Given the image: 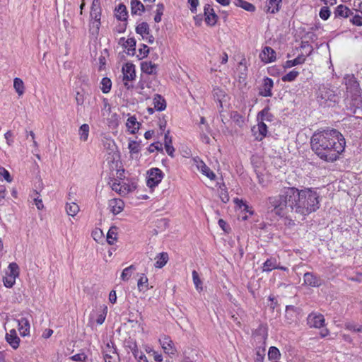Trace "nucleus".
I'll use <instances>...</instances> for the list:
<instances>
[{
  "instance_id": "nucleus-56",
  "label": "nucleus",
  "mask_w": 362,
  "mask_h": 362,
  "mask_svg": "<svg viewBox=\"0 0 362 362\" xmlns=\"http://www.w3.org/2000/svg\"><path fill=\"white\" fill-rule=\"evenodd\" d=\"M149 52V49L146 45H142L141 47L139 49V54H137V57L139 59H142L146 57Z\"/></svg>"
},
{
  "instance_id": "nucleus-36",
  "label": "nucleus",
  "mask_w": 362,
  "mask_h": 362,
  "mask_svg": "<svg viewBox=\"0 0 362 362\" xmlns=\"http://www.w3.org/2000/svg\"><path fill=\"white\" fill-rule=\"evenodd\" d=\"M234 4L236 6L241 7L247 11H255V6L244 0H235Z\"/></svg>"
},
{
  "instance_id": "nucleus-37",
  "label": "nucleus",
  "mask_w": 362,
  "mask_h": 362,
  "mask_svg": "<svg viewBox=\"0 0 362 362\" xmlns=\"http://www.w3.org/2000/svg\"><path fill=\"white\" fill-rule=\"evenodd\" d=\"M89 125L88 124H82L78 130L80 139L83 141H86L89 135Z\"/></svg>"
},
{
  "instance_id": "nucleus-47",
  "label": "nucleus",
  "mask_w": 362,
  "mask_h": 362,
  "mask_svg": "<svg viewBox=\"0 0 362 362\" xmlns=\"http://www.w3.org/2000/svg\"><path fill=\"white\" fill-rule=\"evenodd\" d=\"M280 351L275 346H271L269 349L268 357L271 360H276L280 357Z\"/></svg>"
},
{
  "instance_id": "nucleus-43",
  "label": "nucleus",
  "mask_w": 362,
  "mask_h": 362,
  "mask_svg": "<svg viewBox=\"0 0 362 362\" xmlns=\"http://www.w3.org/2000/svg\"><path fill=\"white\" fill-rule=\"evenodd\" d=\"M110 185L112 190L118 192L121 195L127 194V190L122 189L123 187L120 182H117V180H115Z\"/></svg>"
},
{
  "instance_id": "nucleus-51",
  "label": "nucleus",
  "mask_w": 362,
  "mask_h": 362,
  "mask_svg": "<svg viewBox=\"0 0 362 362\" xmlns=\"http://www.w3.org/2000/svg\"><path fill=\"white\" fill-rule=\"evenodd\" d=\"M4 285L6 288H11L16 283V279L13 276H8L6 274V276L3 278Z\"/></svg>"
},
{
  "instance_id": "nucleus-48",
  "label": "nucleus",
  "mask_w": 362,
  "mask_h": 362,
  "mask_svg": "<svg viewBox=\"0 0 362 362\" xmlns=\"http://www.w3.org/2000/svg\"><path fill=\"white\" fill-rule=\"evenodd\" d=\"M192 279L194 284L197 290L202 291V282L199 279L198 273L194 270L192 272Z\"/></svg>"
},
{
  "instance_id": "nucleus-53",
  "label": "nucleus",
  "mask_w": 362,
  "mask_h": 362,
  "mask_svg": "<svg viewBox=\"0 0 362 362\" xmlns=\"http://www.w3.org/2000/svg\"><path fill=\"white\" fill-rule=\"evenodd\" d=\"M330 11L327 6H323L320 8L319 16L322 20H327L330 16Z\"/></svg>"
},
{
  "instance_id": "nucleus-1",
  "label": "nucleus",
  "mask_w": 362,
  "mask_h": 362,
  "mask_svg": "<svg viewBox=\"0 0 362 362\" xmlns=\"http://www.w3.org/2000/svg\"><path fill=\"white\" fill-rule=\"evenodd\" d=\"M310 144L315 153L327 162L337 160L346 146L344 136L334 129L315 132L311 137Z\"/></svg>"
},
{
  "instance_id": "nucleus-18",
  "label": "nucleus",
  "mask_w": 362,
  "mask_h": 362,
  "mask_svg": "<svg viewBox=\"0 0 362 362\" xmlns=\"http://www.w3.org/2000/svg\"><path fill=\"white\" fill-rule=\"evenodd\" d=\"M6 341L13 348L17 349L19 346L20 339L17 335L16 331L12 329L6 334Z\"/></svg>"
},
{
  "instance_id": "nucleus-40",
  "label": "nucleus",
  "mask_w": 362,
  "mask_h": 362,
  "mask_svg": "<svg viewBox=\"0 0 362 362\" xmlns=\"http://www.w3.org/2000/svg\"><path fill=\"white\" fill-rule=\"evenodd\" d=\"M66 211L69 216H74L79 211V206L77 204L71 202L66 204Z\"/></svg>"
},
{
  "instance_id": "nucleus-33",
  "label": "nucleus",
  "mask_w": 362,
  "mask_h": 362,
  "mask_svg": "<svg viewBox=\"0 0 362 362\" xmlns=\"http://www.w3.org/2000/svg\"><path fill=\"white\" fill-rule=\"evenodd\" d=\"M13 88L19 96L22 95L25 92V86L22 79L15 78L13 80Z\"/></svg>"
},
{
  "instance_id": "nucleus-52",
  "label": "nucleus",
  "mask_w": 362,
  "mask_h": 362,
  "mask_svg": "<svg viewBox=\"0 0 362 362\" xmlns=\"http://www.w3.org/2000/svg\"><path fill=\"white\" fill-rule=\"evenodd\" d=\"M70 359L78 362H85L87 359V355L84 352H81L71 356Z\"/></svg>"
},
{
  "instance_id": "nucleus-38",
  "label": "nucleus",
  "mask_w": 362,
  "mask_h": 362,
  "mask_svg": "<svg viewBox=\"0 0 362 362\" xmlns=\"http://www.w3.org/2000/svg\"><path fill=\"white\" fill-rule=\"evenodd\" d=\"M138 288L140 291H146L148 288V279L146 276L142 274L138 280L137 283Z\"/></svg>"
},
{
  "instance_id": "nucleus-28",
  "label": "nucleus",
  "mask_w": 362,
  "mask_h": 362,
  "mask_svg": "<svg viewBox=\"0 0 362 362\" xmlns=\"http://www.w3.org/2000/svg\"><path fill=\"white\" fill-rule=\"evenodd\" d=\"M153 106L154 109L158 111H163L166 107V102L165 99L160 95H156L153 98Z\"/></svg>"
},
{
  "instance_id": "nucleus-7",
  "label": "nucleus",
  "mask_w": 362,
  "mask_h": 362,
  "mask_svg": "<svg viewBox=\"0 0 362 362\" xmlns=\"http://www.w3.org/2000/svg\"><path fill=\"white\" fill-rule=\"evenodd\" d=\"M164 177V173L158 168H153L147 171L146 185L150 188H153L158 185Z\"/></svg>"
},
{
  "instance_id": "nucleus-8",
  "label": "nucleus",
  "mask_w": 362,
  "mask_h": 362,
  "mask_svg": "<svg viewBox=\"0 0 362 362\" xmlns=\"http://www.w3.org/2000/svg\"><path fill=\"white\" fill-rule=\"evenodd\" d=\"M105 362H119V357L113 344L107 343L103 349Z\"/></svg>"
},
{
  "instance_id": "nucleus-54",
  "label": "nucleus",
  "mask_w": 362,
  "mask_h": 362,
  "mask_svg": "<svg viewBox=\"0 0 362 362\" xmlns=\"http://www.w3.org/2000/svg\"><path fill=\"white\" fill-rule=\"evenodd\" d=\"M345 328L350 331L356 332H362V326H357L356 325L352 322L346 323Z\"/></svg>"
},
{
  "instance_id": "nucleus-13",
  "label": "nucleus",
  "mask_w": 362,
  "mask_h": 362,
  "mask_svg": "<svg viewBox=\"0 0 362 362\" xmlns=\"http://www.w3.org/2000/svg\"><path fill=\"white\" fill-rule=\"evenodd\" d=\"M123 74V81H132L136 77L135 66L131 63L125 64L122 69Z\"/></svg>"
},
{
  "instance_id": "nucleus-19",
  "label": "nucleus",
  "mask_w": 362,
  "mask_h": 362,
  "mask_svg": "<svg viewBox=\"0 0 362 362\" xmlns=\"http://www.w3.org/2000/svg\"><path fill=\"white\" fill-rule=\"evenodd\" d=\"M124 202L120 199H112L109 202V207L114 214H119L124 209Z\"/></svg>"
},
{
  "instance_id": "nucleus-64",
  "label": "nucleus",
  "mask_w": 362,
  "mask_h": 362,
  "mask_svg": "<svg viewBox=\"0 0 362 362\" xmlns=\"http://www.w3.org/2000/svg\"><path fill=\"white\" fill-rule=\"evenodd\" d=\"M220 198L224 203H227L229 201V196L226 191H221L220 193Z\"/></svg>"
},
{
  "instance_id": "nucleus-3",
  "label": "nucleus",
  "mask_w": 362,
  "mask_h": 362,
  "mask_svg": "<svg viewBox=\"0 0 362 362\" xmlns=\"http://www.w3.org/2000/svg\"><path fill=\"white\" fill-rule=\"evenodd\" d=\"M290 191V187H284L279 194L269 197L267 202L268 211L280 217L286 216L288 209L291 210Z\"/></svg>"
},
{
  "instance_id": "nucleus-34",
  "label": "nucleus",
  "mask_w": 362,
  "mask_h": 362,
  "mask_svg": "<svg viewBox=\"0 0 362 362\" xmlns=\"http://www.w3.org/2000/svg\"><path fill=\"white\" fill-rule=\"evenodd\" d=\"M305 58L304 57V56H298L294 59L287 60L285 62L284 67L286 69L291 68L294 66L303 64L305 62Z\"/></svg>"
},
{
  "instance_id": "nucleus-17",
  "label": "nucleus",
  "mask_w": 362,
  "mask_h": 362,
  "mask_svg": "<svg viewBox=\"0 0 362 362\" xmlns=\"http://www.w3.org/2000/svg\"><path fill=\"white\" fill-rule=\"evenodd\" d=\"M205 22L209 25H214L217 21V16L210 5L204 6Z\"/></svg>"
},
{
  "instance_id": "nucleus-9",
  "label": "nucleus",
  "mask_w": 362,
  "mask_h": 362,
  "mask_svg": "<svg viewBox=\"0 0 362 362\" xmlns=\"http://www.w3.org/2000/svg\"><path fill=\"white\" fill-rule=\"evenodd\" d=\"M159 342L166 354L175 355L176 354L177 349L170 337L165 335L162 339H159Z\"/></svg>"
},
{
  "instance_id": "nucleus-55",
  "label": "nucleus",
  "mask_w": 362,
  "mask_h": 362,
  "mask_svg": "<svg viewBox=\"0 0 362 362\" xmlns=\"http://www.w3.org/2000/svg\"><path fill=\"white\" fill-rule=\"evenodd\" d=\"M269 110V107H265L259 112L262 120L272 121V115Z\"/></svg>"
},
{
  "instance_id": "nucleus-29",
  "label": "nucleus",
  "mask_w": 362,
  "mask_h": 362,
  "mask_svg": "<svg viewBox=\"0 0 362 362\" xmlns=\"http://www.w3.org/2000/svg\"><path fill=\"white\" fill-rule=\"evenodd\" d=\"M122 46L127 49L129 55H134L136 52V40L134 37L127 39Z\"/></svg>"
},
{
  "instance_id": "nucleus-58",
  "label": "nucleus",
  "mask_w": 362,
  "mask_h": 362,
  "mask_svg": "<svg viewBox=\"0 0 362 362\" xmlns=\"http://www.w3.org/2000/svg\"><path fill=\"white\" fill-rule=\"evenodd\" d=\"M148 150L150 153H153L155 151H163L162 144L160 142L153 143L150 145Z\"/></svg>"
},
{
  "instance_id": "nucleus-23",
  "label": "nucleus",
  "mask_w": 362,
  "mask_h": 362,
  "mask_svg": "<svg viewBox=\"0 0 362 362\" xmlns=\"http://www.w3.org/2000/svg\"><path fill=\"white\" fill-rule=\"evenodd\" d=\"M126 126L132 134H135L139 129L140 123L137 122L135 116H130L127 120Z\"/></svg>"
},
{
  "instance_id": "nucleus-5",
  "label": "nucleus",
  "mask_w": 362,
  "mask_h": 362,
  "mask_svg": "<svg viewBox=\"0 0 362 362\" xmlns=\"http://www.w3.org/2000/svg\"><path fill=\"white\" fill-rule=\"evenodd\" d=\"M344 81L346 87V100L350 97L354 102L353 105L358 107L361 103V90L358 82L354 75H346Z\"/></svg>"
},
{
  "instance_id": "nucleus-41",
  "label": "nucleus",
  "mask_w": 362,
  "mask_h": 362,
  "mask_svg": "<svg viewBox=\"0 0 362 362\" xmlns=\"http://www.w3.org/2000/svg\"><path fill=\"white\" fill-rule=\"evenodd\" d=\"M128 148L132 156H133L135 154L137 155L141 149L140 144L136 141H130L128 144Z\"/></svg>"
},
{
  "instance_id": "nucleus-25",
  "label": "nucleus",
  "mask_w": 362,
  "mask_h": 362,
  "mask_svg": "<svg viewBox=\"0 0 362 362\" xmlns=\"http://www.w3.org/2000/svg\"><path fill=\"white\" fill-rule=\"evenodd\" d=\"M278 267V262L275 257L267 259L262 265V272H270Z\"/></svg>"
},
{
  "instance_id": "nucleus-35",
  "label": "nucleus",
  "mask_w": 362,
  "mask_h": 362,
  "mask_svg": "<svg viewBox=\"0 0 362 362\" xmlns=\"http://www.w3.org/2000/svg\"><path fill=\"white\" fill-rule=\"evenodd\" d=\"M6 274L13 276L16 279V278L19 276L18 265L16 262L10 263L8 267V271L6 272Z\"/></svg>"
},
{
  "instance_id": "nucleus-44",
  "label": "nucleus",
  "mask_w": 362,
  "mask_h": 362,
  "mask_svg": "<svg viewBox=\"0 0 362 362\" xmlns=\"http://www.w3.org/2000/svg\"><path fill=\"white\" fill-rule=\"evenodd\" d=\"M299 72L296 70H292L289 73L283 76L281 80L284 82H291L293 81L298 76Z\"/></svg>"
},
{
  "instance_id": "nucleus-46",
  "label": "nucleus",
  "mask_w": 362,
  "mask_h": 362,
  "mask_svg": "<svg viewBox=\"0 0 362 362\" xmlns=\"http://www.w3.org/2000/svg\"><path fill=\"white\" fill-rule=\"evenodd\" d=\"M117 239V232L115 228H111L107 234V241L108 244L113 245Z\"/></svg>"
},
{
  "instance_id": "nucleus-21",
  "label": "nucleus",
  "mask_w": 362,
  "mask_h": 362,
  "mask_svg": "<svg viewBox=\"0 0 362 362\" xmlns=\"http://www.w3.org/2000/svg\"><path fill=\"white\" fill-rule=\"evenodd\" d=\"M18 330L20 334L23 337L28 336L30 334V322L25 317H21L18 320Z\"/></svg>"
},
{
  "instance_id": "nucleus-61",
  "label": "nucleus",
  "mask_w": 362,
  "mask_h": 362,
  "mask_svg": "<svg viewBox=\"0 0 362 362\" xmlns=\"http://www.w3.org/2000/svg\"><path fill=\"white\" fill-rule=\"evenodd\" d=\"M295 307L293 305H287L286 308V317L292 320V313L295 312Z\"/></svg>"
},
{
  "instance_id": "nucleus-62",
  "label": "nucleus",
  "mask_w": 362,
  "mask_h": 362,
  "mask_svg": "<svg viewBox=\"0 0 362 362\" xmlns=\"http://www.w3.org/2000/svg\"><path fill=\"white\" fill-rule=\"evenodd\" d=\"M4 137L6 140V143L8 144V145L11 146L12 145L13 141L12 139V137H13V134L11 131H8L7 132H6V134H4Z\"/></svg>"
},
{
  "instance_id": "nucleus-10",
  "label": "nucleus",
  "mask_w": 362,
  "mask_h": 362,
  "mask_svg": "<svg viewBox=\"0 0 362 362\" xmlns=\"http://www.w3.org/2000/svg\"><path fill=\"white\" fill-rule=\"evenodd\" d=\"M310 327L320 328L324 326L325 317L322 314L310 313L307 318Z\"/></svg>"
},
{
  "instance_id": "nucleus-50",
  "label": "nucleus",
  "mask_w": 362,
  "mask_h": 362,
  "mask_svg": "<svg viewBox=\"0 0 362 362\" xmlns=\"http://www.w3.org/2000/svg\"><path fill=\"white\" fill-rule=\"evenodd\" d=\"M350 22L356 26H362V12L354 15Z\"/></svg>"
},
{
  "instance_id": "nucleus-49",
  "label": "nucleus",
  "mask_w": 362,
  "mask_h": 362,
  "mask_svg": "<svg viewBox=\"0 0 362 362\" xmlns=\"http://www.w3.org/2000/svg\"><path fill=\"white\" fill-rule=\"evenodd\" d=\"M164 11V5L163 4H157L156 14L154 17V21L156 23H159L161 21V17L163 14Z\"/></svg>"
},
{
  "instance_id": "nucleus-16",
  "label": "nucleus",
  "mask_w": 362,
  "mask_h": 362,
  "mask_svg": "<svg viewBox=\"0 0 362 362\" xmlns=\"http://www.w3.org/2000/svg\"><path fill=\"white\" fill-rule=\"evenodd\" d=\"M261 60L264 63H270L276 60V52L270 47H265L259 54Z\"/></svg>"
},
{
  "instance_id": "nucleus-63",
  "label": "nucleus",
  "mask_w": 362,
  "mask_h": 362,
  "mask_svg": "<svg viewBox=\"0 0 362 362\" xmlns=\"http://www.w3.org/2000/svg\"><path fill=\"white\" fill-rule=\"evenodd\" d=\"M188 3L191 6V8H190L191 11L192 13H195L197 11V7L199 4L198 0H188Z\"/></svg>"
},
{
  "instance_id": "nucleus-12",
  "label": "nucleus",
  "mask_w": 362,
  "mask_h": 362,
  "mask_svg": "<svg viewBox=\"0 0 362 362\" xmlns=\"http://www.w3.org/2000/svg\"><path fill=\"white\" fill-rule=\"evenodd\" d=\"M252 132L256 140L262 141L267 135V127L262 121H261L256 127H252Z\"/></svg>"
},
{
  "instance_id": "nucleus-20",
  "label": "nucleus",
  "mask_w": 362,
  "mask_h": 362,
  "mask_svg": "<svg viewBox=\"0 0 362 362\" xmlns=\"http://www.w3.org/2000/svg\"><path fill=\"white\" fill-rule=\"evenodd\" d=\"M281 4V0H267L265 5V10L267 13H277Z\"/></svg>"
},
{
  "instance_id": "nucleus-39",
  "label": "nucleus",
  "mask_w": 362,
  "mask_h": 362,
  "mask_svg": "<svg viewBox=\"0 0 362 362\" xmlns=\"http://www.w3.org/2000/svg\"><path fill=\"white\" fill-rule=\"evenodd\" d=\"M135 270H136V267L133 264L124 269L122 272V274H121V279L125 281H128Z\"/></svg>"
},
{
  "instance_id": "nucleus-57",
  "label": "nucleus",
  "mask_w": 362,
  "mask_h": 362,
  "mask_svg": "<svg viewBox=\"0 0 362 362\" xmlns=\"http://www.w3.org/2000/svg\"><path fill=\"white\" fill-rule=\"evenodd\" d=\"M107 308L106 306H105L103 312L100 314H99L97 317L96 322L98 325H102L104 322L106 315H107Z\"/></svg>"
},
{
  "instance_id": "nucleus-4",
  "label": "nucleus",
  "mask_w": 362,
  "mask_h": 362,
  "mask_svg": "<svg viewBox=\"0 0 362 362\" xmlns=\"http://www.w3.org/2000/svg\"><path fill=\"white\" fill-rule=\"evenodd\" d=\"M318 105L322 107H333L340 101V93L329 84H321L315 93Z\"/></svg>"
},
{
  "instance_id": "nucleus-2",
  "label": "nucleus",
  "mask_w": 362,
  "mask_h": 362,
  "mask_svg": "<svg viewBox=\"0 0 362 362\" xmlns=\"http://www.w3.org/2000/svg\"><path fill=\"white\" fill-rule=\"evenodd\" d=\"M289 198L291 199V211L303 216H305L320 207V195L312 188L298 189L290 187Z\"/></svg>"
},
{
  "instance_id": "nucleus-32",
  "label": "nucleus",
  "mask_w": 362,
  "mask_h": 362,
  "mask_svg": "<svg viewBox=\"0 0 362 362\" xmlns=\"http://www.w3.org/2000/svg\"><path fill=\"white\" fill-rule=\"evenodd\" d=\"M115 16L119 21H126L127 18V8L124 4H119L116 8Z\"/></svg>"
},
{
  "instance_id": "nucleus-26",
  "label": "nucleus",
  "mask_w": 362,
  "mask_h": 362,
  "mask_svg": "<svg viewBox=\"0 0 362 362\" xmlns=\"http://www.w3.org/2000/svg\"><path fill=\"white\" fill-rule=\"evenodd\" d=\"M132 13L134 15H141L144 11V6L139 0H131Z\"/></svg>"
},
{
  "instance_id": "nucleus-6",
  "label": "nucleus",
  "mask_w": 362,
  "mask_h": 362,
  "mask_svg": "<svg viewBox=\"0 0 362 362\" xmlns=\"http://www.w3.org/2000/svg\"><path fill=\"white\" fill-rule=\"evenodd\" d=\"M101 7L100 3L99 0H93L90 16L91 18V21L90 23V31L93 34H98L99 32L100 26V18H101Z\"/></svg>"
},
{
  "instance_id": "nucleus-22",
  "label": "nucleus",
  "mask_w": 362,
  "mask_h": 362,
  "mask_svg": "<svg viewBox=\"0 0 362 362\" xmlns=\"http://www.w3.org/2000/svg\"><path fill=\"white\" fill-rule=\"evenodd\" d=\"M353 15V12L346 6L340 4L339 5L334 11L335 17L348 18Z\"/></svg>"
},
{
  "instance_id": "nucleus-31",
  "label": "nucleus",
  "mask_w": 362,
  "mask_h": 362,
  "mask_svg": "<svg viewBox=\"0 0 362 362\" xmlns=\"http://www.w3.org/2000/svg\"><path fill=\"white\" fill-rule=\"evenodd\" d=\"M149 26L147 23L142 22L139 23L136 28V33L141 35L143 39L145 38L146 35H149Z\"/></svg>"
},
{
  "instance_id": "nucleus-24",
  "label": "nucleus",
  "mask_w": 362,
  "mask_h": 362,
  "mask_svg": "<svg viewBox=\"0 0 362 362\" xmlns=\"http://www.w3.org/2000/svg\"><path fill=\"white\" fill-rule=\"evenodd\" d=\"M141 69L142 72L147 74H155L157 70V65L151 62H143L141 63Z\"/></svg>"
},
{
  "instance_id": "nucleus-30",
  "label": "nucleus",
  "mask_w": 362,
  "mask_h": 362,
  "mask_svg": "<svg viewBox=\"0 0 362 362\" xmlns=\"http://www.w3.org/2000/svg\"><path fill=\"white\" fill-rule=\"evenodd\" d=\"M132 354L137 362H148L146 355L142 351L139 350L136 345H134L132 349Z\"/></svg>"
},
{
  "instance_id": "nucleus-59",
  "label": "nucleus",
  "mask_w": 362,
  "mask_h": 362,
  "mask_svg": "<svg viewBox=\"0 0 362 362\" xmlns=\"http://www.w3.org/2000/svg\"><path fill=\"white\" fill-rule=\"evenodd\" d=\"M264 349L258 348L256 351L255 361L257 362H262L264 356Z\"/></svg>"
},
{
  "instance_id": "nucleus-15",
  "label": "nucleus",
  "mask_w": 362,
  "mask_h": 362,
  "mask_svg": "<svg viewBox=\"0 0 362 362\" xmlns=\"http://www.w3.org/2000/svg\"><path fill=\"white\" fill-rule=\"evenodd\" d=\"M304 283L312 287H319L322 284L320 277L311 272H306L303 276Z\"/></svg>"
},
{
  "instance_id": "nucleus-60",
  "label": "nucleus",
  "mask_w": 362,
  "mask_h": 362,
  "mask_svg": "<svg viewBox=\"0 0 362 362\" xmlns=\"http://www.w3.org/2000/svg\"><path fill=\"white\" fill-rule=\"evenodd\" d=\"M0 175L8 182H11L12 177L9 173V172L5 168L0 169Z\"/></svg>"
},
{
  "instance_id": "nucleus-14",
  "label": "nucleus",
  "mask_w": 362,
  "mask_h": 362,
  "mask_svg": "<svg viewBox=\"0 0 362 362\" xmlns=\"http://www.w3.org/2000/svg\"><path fill=\"white\" fill-rule=\"evenodd\" d=\"M194 163L197 169L205 176L209 177L210 180H214L216 177V175L210 168L200 159L194 158Z\"/></svg>"
},
{
  "instance_id": "nucleus-27",
  "label": "nucleus",
  "mask_w": 362,
  "mask_h": 362,
  "mask_svg": "<svg viewBox=\"0 0 362 362\" xmlns=\"http://www.w3.org/2000/svg\"><path fill=\"white\" fill-rule=\"evenodd\" d=\"M156 263L155 267L156 268L163 267L169 259L168 254L167 252H160L155 258Z\"/></svg>"
},
{
  "instance_id": "nucleus-45",
  "label": "nucleus",
  "mask_w": 362,
  "mask_h": 362,
  "mask_svg": "<svg viewBox=\"0 0 362 362\" xmlns=\"http://www.w3.org/2000/svg\"><path fill=\"white\" fill-rule=\"evenodd\" d=\"M101 90L103 93H107L110 91L112 87L111 80L108 78H103L101 81Z\"/></svg>"
},
{
  "instance_id": "nucleus-42",
  "label": "nucleus",
  "mask_w": 362,
  "mask_h": 362,
  "mask_svg": "<svg viewBox=\"0 0 362 362\" xmlns=\"http://www.w3.org/2000/svg\"><path fill=\"white\" fill-rule=\"evenodd\" d=\"M237 70L239 72V78H245L247 75V67L246 66V62L245 59L241 60L240 62H239Z\"/></svg>"
},
{
  "instance_id": "nucleus-11",
  "label": "nucleus",
  "mask_w": 362,
  "mask_h": 362,
  "mask_svg": "<svg viewBox=\"0 0 362 362\" xmlns=\"http://www.w3.org/2000/svg\"><path fill=\"white\" fill-rule=\"evenodd\" d=\"M274 86V82L270 78H265L263 80L262 86L259 88V94L264 97H271L272 95V89Z\"/></svg>"
}]
</instances>
